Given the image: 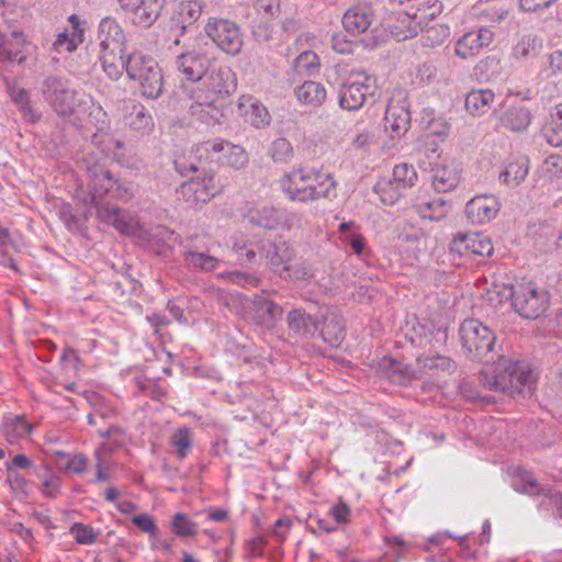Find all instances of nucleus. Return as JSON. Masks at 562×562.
<instances>
[{
	"mask_svg": "<svg viewBox=\"0 0 562 562\" xmlns=\"http://www.w3.org/2000/svg\"><path fill=\"white\" fill-rule=\"evenodd\" d=\"M190 98L193 100L189 106L192 116L205 124L221 123L224 113L217 104L218 99L203 95L201 88L192 91Z\"/></svg>",
	"mask_w": 562,
	"mask_h": 562,
	"instance_id": "nucleus-17",
	"label": "nucleus"
},
{
	"mask_svg": "<svg viewBox=\"0 0 562 562\" xmlns=\"http://www.w3.org/2000/svg\"><path fill=\"white\" fill-rule=\"evenodd\" d=\"M8 93L24 120L29 122L40 120V114L31 106L29 93L24 88L16 85H8Z\"/></svg>",
	"mask_w": 562,
	"mask_h": 562,
	"instance_id": "nucleus-38",
	"label": "nucleus"
},
{
	"mask_svg": "<svg viewBox=\"0 0 562 562\" xmlns=\"http://www.w3.org/2000/svg\"><path fill=\"white\" fill-rule=\"evenodd\" d=\"M201 86L203 95L218 99L235 91L236 77L228 66H215L211 63L207 74L201 80Z\"/></svg>",
	"mask_w": 562,
	"mask_h": 562,
	"instance_id": "nucleus-8",
	"label": "nucleus"
},
{
	"mask_svg": "<svg viewBox=\"0 0 562 562\" xmlns=\"http://www.w3.org/2000/svg\"><path fill=\"white\" fill-rule=\"evenodd\" d=\"M268 156L277 165H289L294 158V148L288 138L278 137L271 142Z\"/></svg>",
	"mask_w": 562,
	"mask_h": 562,
	"instance_id": "nucleus-40",
	"label": "nucleus"
},
{
	"mask_svg": "<svg viewBox=\"0 0 562 562\" xmlns=\"http://www.w3.org/2000/svg\"><path fill=\"white\" fill-rule=\"evenodd\" d=\"M251 222L265 229H277L280 225V213L274 207L263 206L251 217Z\"/></svg>",
	"mask_w": 562,
	"mask_h": 562,
	"instance_id": "nucleus-51",
	"label": "nucleus"
},
{
	"mask_svg": "<svg viewBox=\"0 0 562 562\" xmlns=\"http://www.w3.org/2000/svg\"><path fill=\"white\" fill-rule=\"evenodd\" d=\"M442 3L439 0H425L417 7L412 5L408 10L394 13L389 23L391 34L396 41H405L423 32L427 24L442 11Z\"/></svg>",
	"mask_w": 562,
	"mask_h": 562,
	"instance_id": "nucleus-3",
	"label": "nucleus"
},
{
	"mask_svg": "<svg viewBox=\"0 0 562 562\" xmlns=\"http://www.w3.org/2000/svg\"><path fill=\"white\" fill-rule=\"evenodd\" d=\"M169 443L175 448V453L179 459H184L192 449L193 441L189 428L183 427L175 430L171 435Z\"/></svg>",
	"mask_w": 562,
	"mask_h": 562,
	"instance_id": "nucleus-44",
	"label": "nucleus"
},
{
	"mask_svg": "<svg viewBox=\"0 0 562 562\" xmlns=\"http://www.w3.org/2000/svg\"><path fill=\"white\" fill-rule=\"evenodd\" d=\"M98 38L100 41V52L124 53L125 34L123 29L111 16H105L99 24Z\"/></svg>",
	"mask_w": 562,
	"mask_h": 562,
	"instance_id": "nucleus-20",
	"label": "nucleus"
},
{
	"mask_svg": "<svg viewBox=\"0 0 562 562\" xmlns=\"http://www.w3.org/2000/svg\"><path fill=\"white\" fill-rule=\"evenodd\" d=\"M100 61L104 72L111 79H119L126 70V59L123 58V53L116 52H100Z\"/></svg>",
	"mask_w": 562,
	"mask_h": 562,
	"instance_id": "nucleus-42",
	"label": "nucleus"
},
{
	"mask_svg": "<svg viewBox=\"0 0 562 562\" xmlns=\"http://www.w3.org/2000/svg\"><path fill=\"white\" fill-rule=\"evenodd\" d=\"M495 93L491 89L471 90L465 97V109L474 116L486 113L494 102Z\"/></svg>",
	"mask_w": 562,
	"mask_h": 562,
	"instance_id": "nucleus-34",
	"label": "nucleus"
},
{
	"mask_svg": "<svg viewBox=\"0 0 562 562\" xmlns=\"http://www.w3.org/2000/svg\"><path fill=\"white\" fill-rule=\"evenodd\" d=\"M301 103L319 106L326 99V89L321 82L306 80L295 89Z\"/></svg>",
	"mask_w": 562,
	"mask_h": 562,
	"instance_id": "nucleus-36",
	"label": "nucleus"
},
{
	"mask_svg": "<svg viewBox=\"0 0 562 562\" xmlns=\"http://www.w3.org/2000/svg\"><path fill=\"white\" fill-rule=\"evenodd\" d=\"M237 110L238 114L256 128H263L270 124L269 111L254 95H241L238 100Z\"/></svg>",
	"mask_w": 562,
	"mask_h": 562,
	"instance_id": "nucleus-23",
	"label": "nucleus"
},
{
	"mask_svg": "<svg viewBox=\"0 0 562 562\" xmlns=\"http://www.w3.org/2000/svg\"><path fill=\"white\" fill-rule=\"evenodd\" d=\"M529 173V158L526 155L508 158L504 171L501 173L503 181L508 186H519Z\"/></svg>",
	"mask_w": 562,
	"mask_h": 562,
	"instance_id": "nucleus-30",
	"label": "nucleus"
},
{
	"mask_svg": "<svg viewBox=\"0 0 562 562\" xmlns=\"http://www.w3.org/2000/svg\"><path fill=\"white\" fill-rule=\"evenodd\" d=\"M140 93L148 99H157L164 92V76L159 66L149 70L146 76L136 81Z\"/></svg>",
	"mask_w": 562,
	"mask_h": 562,
	"instance_id": "nucleus-37",
	"label": "nucleus"
},
{
	"mask_svg": "<svg viewBox=\"0 0 562 562\" xmlns=\"http://www.w3.org/2000/svg\"><path fill=\"white\" fill-rule=\"evenodd\" d=\"M165 0H139L135 7L132 22L142 27L151 26L164 9Z\"/></svg>",
	"mask_w": 562,
	"mask_h": 562,
	"instance_id": "nucleus-28",
	"label": "nucleus"
},
{
	"mask_svg": "<svg viewBox=\"0 0 562 562\" xmlns=\"http://www.w3.org/2000/svg\"><path fill=\"white\" fill-rule=\"evenodd\" d=\"M279 183L289 200L302 203L326 199L337 187L331 173L304 166L285 172Z\"/></svg>",
	"mask_w": 562,
	"mask_h": 562,
	"instance_id": "nucleus-2",
	"label": "nucleus"
},
{
	"mask_svg": "<svg viewBox=\"0 0 562 562\" xmlns=\"http://www.w3.org/2000/svg\"><path fill=\"white\" fill-rule=\"evenodd\" d=\"M508 11L499 7L497 0H493L486 8L482 9L479 15L487 22H499L504 20Z\"/></svg>",
	"mask_w": 562,
	"mask_h": 562,
	"instance_id": "nucleus-60",
	"label": "nucleus"
},
{
	"mask_svg": "<svg viewBox=\"0 0 562 562\" xmlns=\"http://www.w3.org/2000/svg\"><path fill=\"white\" fill-rule=\"evenodd\" d=\"M411 111L407 100L391 99L384 114V127L391 132V137L403 136L411 126Z\"/></svg>",
	"mask_w": 562,
	"mask_h": 562,
	"instance_id": "nucleus-14",
	"label": "nucleus"
},
{
	"mask_svg": "<svg viewBox=\"0 0 562 562\" xmlns=\"http://www.w3.org/2000/svg\"><path fill=\"white\" fill-rule=\"evenodd\" d=\"M460 181V171L454 166L436 165L432 168V186L437 192H449Z\"/></svg>",
	"mask_w": 562,
	"mask_h": 562,
	"instance_id": "nucleus-32",
	"label": "nucleus"
},
{
	"mask_svg": "<svg viewBox=\"0 0 562 562\" xmlns=\"http://www.w3.org/2000/svg\"><path fill=\"white\" fill-rule=\"evenodd\" d=\"M42 92L45 100L60 116L85 113L92 102L85 92L69 89L67 81L59 77L46 78L42 86Z\"/></svg>",
	"mask_w": 562,
	"mask_h": 562,
	"instance_id": "nucleus-4",
	"label": "nucleus"
},
{
	"mask_svg": "<svg viewBox=\"0 0 562 562\" xmlns=\"http://www.w3.org/2000/svg\"><path fill=\"white\" fill-rule=\"evenodd\" d=\"M374 19L375 13L371 4L357 3L344 13L341 22L348 34L357 36L368 31Z\"/></svg>",
	"mask_w": 562,
	"mask_h": 562,
	"instance_id": "nucleus-19",
	"label": "nucleus"
},
{
	"mask_svg": "<svg viewBox=\"0 0 562 562\" xmlns=\"http://www.w3.org/2000/svg\"><path fill=\"white\" fill-rule=\"evenodd\" d=\"M330 516L335 519L336 524H345L350 516V507L342 502L334 505L329 512Z\"/></svg>",
	"mask_w": 562,
	"mask_h": 562,
	"instance_id": "nucleus-64",
	"label": "nucleus"
},
{
	"mask_svg": "<svg viewBox=\"0 0 562 562\" xmlns=\"http://www.w3.org/2000/svg\"><path fill=\"white\" fill-rule=\"evenodd\" d=\"M172 532L180 538L194 537L198 524L192 521L188 515L176 513L170 521Z\"/></svg>",
	"mask_w": 562,
	"mask_h": 562,
	"instance_id": "nucleus-48",
	"label": "nucleus"
},
{
	"mask_svg": "<svg viewBox=\"0 0 562 562\" xmlns=\"http://www.w3.org/2000/svg\"><path fill=\"white\" fill-rule=\"evenodd\" d=\"M514 487L516 491L530 496L544 494V488L541 487L532 474L526 470H518V477L514 482Z\"/></svg>",
	"mask_w": 562,
	"mask_h": 562,
	"instance_id": "nucleus-47",
	"label": "nucleus"
},
{
	"mask_svg": "<svg viewBox=\"0 0 562 562\" xmlns=\"http://www.w3.org/2000/svg\"><path fill=\"white\" fill-rule=\"evenodd\" d=\"M31 475L36 476L42 483V493L50 498H55L60 488V477L57 476L53 470L44 463L36 464L30 471Z\"/></svg>",
	"mask_w": 562,
	"mask_h": 562,
	"instance_id": "nucleus-35",
	"label": "nucleus"
},
{
	"mask_svg": "<svg viewBox=\"0 0 562 562\" xmlns=\"http://www.w3.org/2000/svg\"><path fill=\"white\" fill-rule=\"evenodd\" d=\"M78 45V40L70 35L69 29H65L63 32L58 33L53 44L55 50L58 53H70L75 50Z\"/></svg>",
	"mask_w": 562,
	"mask_h": 562,
	"instance_id": "nucleus-59",
	"label": "nucleus"
},
{
	"mask_svg": "<svg viewBox=\"0 0 562 562\" xmlns=\"http://www.w3.org/2000/svg\"><path fill=\"white\" fill-rule=\"evenodd\" d=\"M212 60L196 52H187L177 56L176 68L191 82H200L207 74Z\"/></svg>",
	"mask_w": 562,
	"mask_h": 562,
	"instance_id": "nucleus-18",
	"label": "nucleus"
},
{
	"mask_svg": "<svg viewBox=\"0 0 562 562\" xmlns=\"http://www.w3.org/2000/svg\"><path fill=\"white\" fill-rule=\"evenodd\" d=\"M31 432L32 425L23 415L8 418L2 425V434L10 443H14L18 439L24 438Z\"/></svg>",
	"mask_w": 562,
	"mask_h": 562,
	"instance_id": "nucleus-39",
	"label": "nucleus"
},
{
	"mask_svg": "<svg viewBox=\"0 0 562 562\" xmlns=\"http://www.w3.org/2000/svg\"><path fill=\"white\" fill-rule=\"evenodd\" d=\"M159 65L154 57L144 55L140 52H133L126 58V74L133 81L142 79L149 70Z\"/></svg>",
	"mask_w": 562,
	"mask_h": 562,
	"instance_id": "nucleus-31",
	"label": "nucleus"
},
{
	"mask_svg": "<svg viewBox=\"0 0 562 562\" xmlns=\"http://www.w3.org/2000/svg\"><path fill=\"white\" fill-rule=\"evenodd\" d=\"M183 261L187 267L201 271H212L218 263L216 257L192 248L183 254Z\"/></svg>",
	"mask_w": 562,
	"mask_h": 562,
	"instance_id": "nucleus-41",
	"label": "nucleus"
},
{
	"mask_svg": "<svg viewBox=\"0 0 562 562\" xmlns=\"http://www.w3.org/2000/svg\"><path fill=\"white\" fill-rule=\"evenodd\" d=\"M318 331L326 344L333 347L339 346L345 339L346 334L344 317L336 312H327L323 317V322H319Z\"/></svg>",
	"mask_w": 562,
	"mask_h": 562,
	"instance_id": "nucleus-26",
	"label": "nucleus"
},
{
	"mask_svg": "<svg viewBox=\"0 0 562 562\" xmlns=\"http://www.w3.org/2000/svg\"><path fill=\"white\" fill-rule=\"evenodd\" d=\"M97 215L101 221L112 225L122 234L132 235L135 233L137 223L130 212L110 202L100 204L97 210Z\"/></svg>",
	"mask_w": 562,
	"mask_h": 562,
	"instance_id": "nucleus-21",
	"label": "nucleus"
},
{
	"mask_svg": "<svg viewBox=\"0 0 562 562\" xmlns=\"http://www.w3.org/2000/svg\"><path fill=\"white\" fill-rule=\"evenodd\" d=\"M213 151L218 154L215 158L223 165L240 169L248 164V155L244 147L232 144L222 138H215L204 142L198 150Z\"/></svg>",
	"mask_w": 562,
	"mask_h": 562,
	"instance_id": "nucleus-11",
	"label": "nucleus"
},
{
	"mask_svg": "<svg viewBox=\"0 0 562 562\" xmlns=\"http://www.w3.org/2000/svg\"><path fill=\"white\" fill-rule=\"evenodd\" d=\"M69 532L75 537L76 542L82 546L93 544L98 538V532L91 526L82 522H74Z\"/></svg>",
	"mask_w": 562,
	"mask_h": 562,
	"instance_id": "nucleus-55",
	"label": "nucleus"
},
{
	"mask_svg": "<svg viewBox=\"0 0 562 562\" xmlns=\"http://www.w3.org/2000/svg\"><path fill=\"white\" fill-rule=\"evenodd\" d=\"M450 250L457 252L460 257L482 256L490 257L494 247L488 236L481 233H458L451 244Z\"/></svg>",
	"mask_w": 562,
	"mask_h": 562,
	"instance_id": "nucleus-10",
	"label": "nucleus"
},
{
	"mask_svg": "<svg viewBox=\"0 0 562 562\" xmlns=\"http://www.w3.org/2000/svg\"><path fill=\"white\" fill-rule=\"evenodd\" d=\"M293 67L300 75H314L319 68V58L312 50L301 53L294 60Z\"/></svg>",
	"mask_w": 562,
	"mask_h": 562,
	"instance_id": "nucleus-49",
	"label": "nucleus"
},
{
	"mask_svg": "<svg viewBox=\"0 0 562 562\" xmlns=\"http://www.w3.org/2000/svg\"><path fill=\"white\" fill-rule=\"evenodd\" d=\"M418 363L423 371L424 379L439 376L441 374H451L456 371V362L446 356L418 357Z\"/></svg>",
	"mask_w": 562,
	"mask_h": 562,
	"instance_id": "nucleus-29",
	"label": "nucleus"
},
{
	"mask_svg": "<svg viewBox=\"0 0 562 562\" xmlns=\"http://www.w3.org/2000/svg\"><path fill=\"white\" fill-rule=\"evenodd\" d=\"M339 106L347 111H358L376 101L378 86L375 78L364 71H350L338 88Z\"/></svg>",
	"mask_w": 562,
	"mask_h": 562,
	"instance_id": "nucleus-5",
	"label": "nucleus"
},
{
	"mask_svg": "<svg viewBox=\"0 0 562 562\" xmlns=\"http://www.w3.org/2000/svg\"><path fill=\"white\" fill-rule=\"evenodd\" d=\"M265 246L263 241H255L250 239H238L233 244V250L243 262H252L259 256V248Z\"/></svg>",
	"mask_w": 562,
	"mask_h": 562,
	"instance_id": "nucleus-45",
	"label": "nucleus"
},
{
	"mask_svg": "<svg viewBox=\"0 0 562 562\" xmlns=\"http://www.w3.org/2000/svg\"><path fill=\"white\" fill-rule=\"evenodd\" d=\"M531 111L522 103H515L505 106L498 121L502 127L513 133H524L532 122Z\"/></svg>",
	"mask_w": 562,
	"mask_h": 562,
	"instance_id": "nucleus-24",
	"label": "nucleus"
},
{
	"mask_svg": "<svg viewBox=\"0 0 562 562\" xmlns=\"http://www.w3.org/2000/svg\"><path fill=\"white\" fill-rule=\"evenodd\" d=\"M86 169L90 179L92 202L98 209L100 204L105 203L103 200L116 184V178L101 164L87 165Z\"/></svg>",
	"mask_w": 562,
	"mask_h": 562,
	"instance_id": "nucleus-16",
	"label": "nucleus"
},
{
	"mask_svg": "<svg viewBox=\"0 0 562 562\" xmlns=\"http://www.w3.org/2000/svg\"><path fill=\"white\" fill-rule=\"evenodd\" d=\"M379 368L392 383L398 385H406L412 381L424 379L418 358L414 363H403L394 358L384 357L380 360Z\"/></svg>",
	"mask_w": 562,
	"mask_h": 562,
	"instance_id": "nucleus-12",
	"label": "nucleus"
},
{
	"mask_svg": "<svg viewBox=\"0 0 562 562\" xmlns=\"http://www.w3.org/2000/svg\"><path fill=\"white\" fill-rule=\"evenodd\" d=\"M481 49L483 48L479 44L477 37L473 31L464 34L454 46L456 55L462 59H468L477 55Z\"/></svg>",
	"mask_w": 562,
	"mask_h": 562,
	"instance_id": "nucleus-46",
	"label": "nucleus"
},
{
	"mask_svg": "<svg viewBox=\"0 0 562 562\" xmlns=\"http://www.w3.org/2000/svg\"><path fill=\"white\" fill-rule=\"evenodd\" d=\"M127 120L128 125L135 131H149L154 125L149 111L142 104L133 106Z\"/></svg>",
	"mask_w": 562,
	"mask_h": 562,
	"instance_id": "nucleus-50",
	"label": "nucleus"
},
{
	"mask_svg": "<svg viewBox=\"0 0 562 562\" xmlns=\"http://www.w3.org/2000/svg\"><path fill=\"white\" fill-rule=\"evenodd\" d=\"M206 7L204 0H182L179 2L171 16V27L178 31L175 44H179V37L183 36L201 18Z\"/></svg>",
	"mask_w": 562,
	"mask_h": 562,
	"instance_id": "nucleus-13",
	"label": "nucleus"
},
{
	"mask_svg": "<svg viewBox=\"0 0 562 562\" xmlns=\"http://www.w3.org/2000/svg\"><path fill=\"white\" fill-rule=\"evenodd\" d=\"M499 210L501 203L495 195L481 194L467 203L464 212L472 224L482 225L495 218Z\"/></svg>",
	"mask_w": 562,
	"mask_h": 562,
	"instance_id": "nucleus-15",
	"label": "nucleus"
},
{
	"mask_svg": "<svg viewBox=\"0 0 562 562\" xmlns=\"http://www.w3.org/2000/svg\"><path fill=\"white\" fill-rule=\"evenodd\" d=\"M543 41L536 34H525L512 48V58L520 64H533L543 59Z\"/></svg>",
	"mask_w": 562,
	"mask_h": 562,
	"instance_id": "nucleus-22",
	"label": "nucleus"
},
{
	"mask_svg": "<svg viewBox=\"0 0 562 562\" xmlns=\"http://www.w3.org/2000/svg\"><path fill=\"white\" fill-rule=\"evenodd\" d=\"M206 35L224 53L236 56L243 47L239 26L227 19L210 18L204 26Z\"/></svg>",
	"mask_w": 562,
	"mask_h": 562,
	"instance_id": "nucleus-7",
	"label": "nucleus"
},
{
	"mask_svg": "<svg viewBox=\"0 0 562 562\" xmlns=\"http://www.w3.org/2000/svg\"><path fill=\"white\" fill-rule=\"evenodd\" d=\"M331 47L339 54H350L353 50V43L346 40L345 35L337 33L331 36Z\"/></svg>",
	"mask_w": 562,
	"mask_h": 562,
	"instance_id": "nucleus-63",
	"label": "nucleus"
},
{
	"mask_svg": "<svg viewBox=\"0 0 562 562\" xmlns=\"http://www.w3.org/2000/svg\"><path fill=\"white\" fill-rule=\"evenodd\" d=\"M259 257L267 258L273 272L281 277V272H283L282 269L285 267L286 260L279 255V249L274 244L269 243L268 248L266 245L259 248Z\"/></svg>",
	"mask_w": 562,
	"mask_h": 562,
	"instance_id": "nucleus-56",
	"label": "nucleus"
},
{
	"mask_svg": "<svg viewBox=\"0 0 562 562\" xmlns=\"http://www.w3.org/2000/svg\"><path fill=\"white\" fill-rule=\"evenodd\" d=\"M281 278L290 281L307 279L312 276L311 268L304 261H286Z\"/></svg>",
	"mask_w": 562,
	"mask_h": 562,
	"instance_id": "nucleus-52",
	"label": "nucleus"
},
{
	"mask_svg": "<svg viewBox=\"0 0 562 562\" xmlns=\"http://www.w3.org/2000/svg\"><path fill=\"white\" fill-rule=\"evenodd\" d=\"M544 176L550 179H559L562 177V156L559 154L549 155L542 165Z\"/></svg>",
	"mask_w": 562,
	"mask_h": 562,
	"instance_id": "nucleus-58",
	"label": "nucleus"
},
{
	"mask_svg": "<svg viewBox=\"0 0 562 562\" xmlns=\"http://www.w3.org/2000/svg\"><path fill=\"white\" fill-rule=\"evenodd\" d=\"M459 336L468 358L494 363V367L479 372V384L485 390L510 397L524 393L525 390H532L536 381L533 371L524 362L499 356L495 350L496 335L482 322L475 318L464 319L460 325Z\"/></svg>",
	"mask_w": 562,
	"mask_h": 562,
	"instance_id": "nucleus-1",
	"label": "nucleus"
},
{
	"mask_svg": "<svg viewBox=\"0 0 562 562\" xmlns=\"http://www.w3.org/2000/svg\"><path fill=\"white\" fill-rule=\"evenodd\" d=\"M543 136L551 146H562V103L555 108L550 121L544 125Z\"/></svg>",
	"mask_w": 562,
	"mask_h": 562,
	"instance_id": "nucleus-43",
	"label": "nucleus"
},
{
	"mask_svg": "<svg viewBox=\"0 0 562 562\" xmlns=\"http://www.w3.org/2000/svg\"><path fill=\"white\" fill-rule=\"evenodd\" d=\"M557 0H519V8L524 12H538L549 8Z\"/></svg>",
	"mask_w": 562,
	"mask_h": 562,
	"instance_id": "nucleus-62",
	"label": "nucleus"
},
{
	"mask_svg": "<svg viewBox=\"0 0 562 562\" xmlns=\"http://www.w3.org/2000/svg\"><path fill=\"white\" fill-rule=\"evenodd\" d=\"M414 207L420 217L428 218L430 221H439L443 218L449 211V205L442 198L427 200L420 195L416 198Z\"/></svg>",
	"mask_w": 562,
	"mask_h": 562,
	"instance_id": "nucleus-33",
	"label": "nucleus"
},
{
	"mask_svg": "<svg viewBox=\"0 0 562 562\" xmlns=\"http://www.w3.org/2000/svg\"><path fill=\"white\" fill-rule=\"evenodd\" d=\"M132 522L143 532L156 536L158 527L149 514H139L132 517Z\"/></svg>",
	"mask_w": 562,
	"mask_h": 562,
	"instance_id": "nucleus-61",
	"label": "nucleus"
},
{
	"mask_svg": "<svg viewBox=\"0 0 562 562\" xmlns=\"http://www.w3.org/2000/svg\"><path fill=\"white\" fill-rule=\"evenodd\" d=\"M288 325L296 337H312L319 329V319L302 310H293L288 314Z\"/></svg>",
	"mask_w": 562,
	"mask_h": 562,
	"instance_id": "nucleus-27",
	"label": "nucleus"
},
{
	"mask_svg": "<svg viewBox=\"0 0 562 562\" xmlns=\"http://www.w3.org/2000/svg\"><path fill=\"white\" fill-rule=\"evenodd\" d=\"M220 191V188L215 184L214 176L204 175L183 182L178 193L190 205H196L209 202Z\"/></svg>",
	"mask_w": 562,
	"mask_h": 562,
	"instance_id": "nucleus-9",
	"label": "nucleus"
},
{
	"mask_svg": "<svg viewBox=\"0 0 562 562\" xmlns=\"http://www.w3.org/2000/svg\"><path fill=\"white\" fill-rule=\"evenodd\" d=\"M539 69L547 72L548 76H554L562 71V50L557 49L549 54L546 60L541 59Z\"/></svg>",
	"mask_w": 562,
	"mask_h": 562,
	"instance_id": "nucleus-57",
	"label": "nucleus"
},
{
	"mask_svg": "<svg viewBox=\"0 0 562 562\" xmlns=\"http://www.w3.org/2000/svg\"><path fill=\"white\" fill-rule=\"evenodd\" d=\"M393 179L397 186L402 188H409L414 186L417 180V172L413 165L406 162L398 164L393 169Z\"/></svg>",
	"mask_w": 562,
	"mask_h": 562,
	"instance_id": "nucleus-53",
	"label": "nucleus"
},
{
	"mask_svg": "<svg viewBox=\"0 0 562 562\" xmlns=\"http://www.w3.org/2000/svg\"><path fill=\"white\" fill-rule=\"evenodd\" d=\"M252 321L262 327L271 328L282 316L283 310L262 295H256L251 303Z\"/></svg>",
	"mask_w": 562,
	"mask_h": 562,
	"instance_id": "nucleus-25",
	"label": "nucleus"
},
{
	"mask_svg": "<svg viewBox=\"0 0 562 562\" xmlns=\"http://www.w3.org/2000/svg\"><path fill=\"white\" fill-rule=\"evenodd\" d=\"M512 306L526 319H537L549 307V293L532 281L517 280L509 288Z\"/></svg>",
	"mask_w": 562,
	"mask_h": 562,
	"instance_id": "nucleus-6",
	"label": "nucleus"
},
{
	"mask_svg": "<svg viewBox=\"0 0 562 562\" xmlns=\"http://www.w3.org/2000/svg\"><path fill=\"white\" fill-rule=\"evenodd\" d=\"M222 279L227 280L232 284L239 285L241 288H257L260 283V279L251 273L234 270L221 273Z\"/></svg>",
	"mask_w": 562,
	"mask_h": 562,
	"instance_id": "nucleus-54",
	"label": "nucleus"
}]
</instances>
